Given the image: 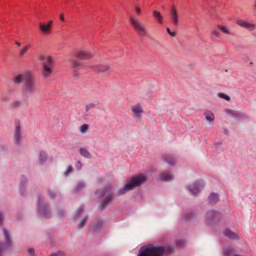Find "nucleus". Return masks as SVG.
I'll list each match as a JSON object with an SVG mask.
<instances>
[{
    "instance_id": "1",
    "label": "nucleus",
    "mask_w": 256,
    "mask_h": 256,
    "mask_svg": "<svg viewBox=\"0 0 256 256\" xmlns=\"http://www.w3.org/2000/svg\"><path fill=\"white\" fill-rule=\"evenodd\" d=\"M174 251L170 246H154L152 244L142 246L138 256H162L165 252L171 253Z\"/></svg>"
},
{
    "instance_id": "2",
    "label": "nucleus",
    "mask_w": 256,
    "mask_h": 256,
    "mask_svg": "<svg viewBox=\"0 0 256 256\" xmlns=\"http://www.w3.org/2000/svg\"><path fill=\"white\" fill-rule=\"evenodd\" d=\"M39 60L42 62V75L44 78L49 77L52 72L54 64V58L52 56L40 54Z\"/></svg>"
},
{
    "instance_id": "3",
    "label": "nucleus",
    "mask_w": 256,
    "mask_h": 256,
    "mask_svg": "<svg viewBox=\"0 0 256 256\" xmlns=\"http://www.w3.org/2000/svg\"><path fill=\"white\" fill-rule=\"evenodd\" d=\"M147 180L146 177L144 174H139L132 178L125 187L118 192V195L124 194L126 191L130 190L135 187L138 186L142 184Z\"/></svg>"
},
{
    "instance_id": "4",
    "label": "nucleus",
    "mask_w": 256,
    "mask_h": 256,
    "mask_svg": "<svg viewBox=\"0 0 256 256\" xmlns=\"http://www.w3.org/2000/svg\"><path fill=\"white\" fill-rule=\"evenodd\" d=\"M130 22L134 30L140 36H146L148 35V30L140 20L134 15L129 16Z\"/></svg>"
},
{
    "instance_id": "5",
    "label": "nucleus",
    "mask_w": 256,
    "mask_h": 256,
    "mask_svg": "<svg viewBox=\"0 0 256 256\" xmlns=\"http://www.w3.org/2000/svg\"><path fill=\"white\" fill-rule=\"evenodd\" d=\"M26 76L27 79L25 82L24 92L25 94H33L37 90L35 79L31 74Z\"/></svg>"
},
{
    "instance_id": "6",
    "label": "nucleus",
    "mask_w": 256,
    "mask_h": 256,
    "mask_svg": "<svg viewBox=\"0 0 256 256\" xmlns=\"http://www.w3.org/2000/svg\"><path fill=\"white\" fill-rule=\"evenodd\" d=\"M74 56L78 60H87L92 58L94 54L89 50H80L74 52Z\"/></svg>"
},
{
    "instance_id": "7",
    "label": "nucleus",
    "mask_w": 256,
    "mask_h": 256,
    "mask_svg": "<svg viewBox=\"0 0 256 256\" xmlns=\"http://www.w3.org/2000/svg\"><path fill=\"white\" fill-rule=\"evenodd\" d=\"M52 20L48 22H41L39 24L38 28L40 33L44 35H49L51 34L52 28Z\"/></svg>"
},
{
    "instance_id": "8",
    "label": "nucleus",
    "mask_w": 256,
    "mask_h": 256,
    "mask_svg": "<svg viewBox=\"0 0 256 256\" xmlns=\"http://www.w3.org/2000/svg\"><path fill=\"white\" fill-rule=\"evenodd\" d=\"M102 197H104V200L101 204L102 209H104L106 205L112 200V197L111 194V188H106L102 194Z\"/></svg>"
},
{
    "instance_id": "9",
    "label": "nucleus",
    "mask_w": 256,
    "mask_h": 256,
    "mask_svg": "<svg viewBox=\"0 0 256 256\" xmlns=\"http://www.w3.org/2000/svg\"><path fill=\"white\" fill-rule=\"evenodd\" d=\"M170 18L174 26H177L178 24V16L176 8L174 6H172L170 10Z\"/></svg>"
},
{
    "instance_id": "10",
    "label": "nucleus",
    "mask_w": 256,
    "mask_h": 256,
    "mask_svg": "<svg viewBox=\"0 0 256 256\" xmlns=\"http://www.w3.org/2000/svg\"><path fill=\"white\" fill-rule=\"evenodd\" d=\"M236 24L239 26L250 30H254L256 28V25L250 22L238 20L236 21Z\"/></svg>"
},
{
    "instance_id": "11",
    "label": "nucleus",
    "mask_w": 256,
    "mask_h": 256,
    "mask_svg": "<svg viewBox=\"0 0 256 256\" xmlns=\"http://www.w3.org/2000/svg\"><path fill=\"white\" fill-rule=\"evenodd\" d=\"M30 74V72H26L22 74H18L14 76L12 78V80L13 82L16 84H20L24 80L26 82L27 79L26 76H29Z\"/></svg>"
},
{
    "instance_id": "12",
    "label": "nucleus",
    "mask_w": 256,
    "mask_h": 256,
    "mask_svg": "<svg viewBox=\"0 0 256 256\" xmlns=\"http://www.w3.org/2000/svg\"><path fill=\"white\" fill-rule=\"evenodd\" d=\"M110 66L107 64H99L94 66V71L98 72H104L108 71Z\"/></svg>"
},
{
    "instance_id": "13",
    "label": "nucleus",
    "mask_w": 256,
    "mask_h": 256,
    "mask_svg": "<svg viewBox=\"0 0 256 256\" xmlns=\"http://www.w3.org/2000/svg\"><path fill=\"white\" fill-rule=\"evenodd\" d=\"M38 211L45 218H48L49 215L48 214V210L47 207L45 206H40V202L38 204Z\"/></svg>"
},
{
    "instance_id": "14",
    "label": "nucleus",
    "mask_w": 256,
    "mask_h": 256,
    "mask_svg": "<svg viewBox=\"0 0 256 256\" xmlns=\"http://www.w3.org/2000/svg\"><path fill=\"white\" fill-rule=\"evenodd\" d=\"M220 216V214L218 212H216L214 211H210L207 213L206 218L208 220H216L218 219Z\"/></svg>"
},
{
    "instance_id": "15",
    "label": "nucleus",
    "mask_w": 256,
    "mask_h": 256,
    "mask_svg": "<svg viewBox=\"0 0 256 256\" xmlns=\"http://www.w3.org/2000/svg\"><path fill=\"white\" fill-rule=\"evenodd\" d=\"M16 142H19L20 139V126L19 122H16V132L14 134Z\"/></svg>"
},
{
    "instance_id": "16",
    "label": "nucleus",
    "mask_w": 256,
    "mask_h": 256,
    "mask_svg": "<svg viewBox=\"0 0 256 256\" xmlns=\"http://www.w3.org/2000/svg\"><path fill=\"white\" fill-rule=\"evenodd\" d=\"M198 186L203 187L202 184H201L200 182H198L194 184L192 187L189 188L190 190L192 192V194L194 195L200 192V190L198 188Z\"/></svg>"
},
{
    "instance_id": "17",
    "label": "nucleus",
    "mask_w": 256,
    "mask_h": 256,
    "mask_svg": "<svg viewBox=\"0 0 256 256\" xmlns=\"http://www.w3.org/2000/svg\"><path fill=\"white\" fill-rule=\"evenodd\" d=\"M153 16L154 18L160 24H163V18L161 14L156 11V10H154L153 12Z\"/></svg>"
},
{
    "instance_id": "18",
    "label": "nucleus",
    "mask_w": 256,
    "mask_h": 256,
    "mask_svg": "<svg viewBox=\"0 0 256 256\" xmlns=\"http://www.w3.org/2000/svg\"><path fill=\"white\" fill-rule=\"evenodd\" d=\"M224 234L227 237L232 238V239H238L239 237L237 235V234L234 233V232H232L231 230H226L224 232Z\"/></svg>"
},
{
    "instance_id": "19",
    "label": "nucleus",
    "mask_w": 256,
    "mask_h": 256,
    "mask_svg": "<svg viewBox=\"0 0 256 256\" xmlns=\"http://www.w3.org/2000/svg\"><path fill=\"white\" fill-rule=\"evenodd\" d=\"M71 67L74 70H76V69L82 66V63L76 59L72 58L70 60Z\"/></svg>"
},
{
    "instance_id": "20",
    "label": "nucleus",
    "mask_w": 256,
    "mask_h": 256,
    "mask_svg": "<svg viewBox=\"0 0 256 256\" xmlns=\"http://www.w3.org/2000/svg\"><path fill=\"white\" fill-rule=\"evenodd\" d=\"M160 178L164 181H169L172 179L173 176L170 173L165 172L161 174Z\"/></svg>"
},
{
    "instance_id": "21",
    "label": "nucleus",
    "mask_w": 256,
    "mask_h": 256,
    "mask_svg": "<svg viewBox=\"0 0 256 256\" xmlns=\"http://www.w3.org/2000/svg\"><path fill=\"white\" fill-rule=\"evenodd\" d=\"M217 28L218 30H221L224 33L227 34H232V32L230 30V28L226 26H222V25H218Z\"/></svg>"
},
{
    "instance_id": "22",
    "label": "nucleus",
    "mask_w": 256,
    "mask_h": 256,
    "mask_svg": "<svg viewBox=\"0 0 256 256\" xmlns=\"http://www.w3.org/2000/svg\"><path fill=\"white\" fill-rule=\"evenodd\" d=\"M218 200V197L216 194H212L208 198L209 202L211 204L216 203Z\"/></svg>"
},
{
    "instance_id": "23",
    "label": "nucleus",
    "mask_w": 256,
    "mask_h": 256,
    "mask_svg": "<svg viewBox=\"0 0 256 256\" xmlns=\"http://www.w3.org/2000/svg\"><path fill=\"white\" fill-rule=\"evenodd\" d=\"M31 44H27L25 46H24L20 50L19 52V56H23L27 52L28 50L30 48Z\"/></svg>"
},
{
    "instance_id": "24",
    "label": "nucleus",
    "mask_w": 256,
    "mask_h": 256,
    "mask_svg": "<svg viewBox=\"0 0 256 256\" xmlns=\"http://www.w3.org/2000/svg\"><path fill=\"white\" fill-rule=\"evenodd\" d=\"M164 160L168 163L173 165L176 162V160L171 156L168 154L166 155L164 158Z\"/></svg>"
},
{
    "instance_id": "25",
    "label": "nucleus",
    "mask_w": 256,
    "mask_h": 256,
    "mask_svg": "<svg viewBox=\"0 0 256 256\" xmlns=\"http://www.w3.org/2000/svg\"><path fill=\"white\" fill-rule=\"evenodd\" d=\"M204 114L206 118V119L210 121V122H212L214 120V114L210 112V111H206L204 112Z\"/></svg>"
},
{
    "instance_id": "26",
    "label": "nucleus",
    "mask_w": 256,
    "mask_h": 256,
    "mask_svg": "<svg viewBox=\"0 0 256 256\" xmlns=\"http://www.w3.org/2000/svg\"><path fill=\"white\" fill-rule=\"evenodd\" d=\"M132 110L135 114L142 112V108L140 105H136L132 106Z\"/></svg>"
},
{
    "instance_id": "27",
    "label": "nucleus",
    "mask_w": 256,
    "mask_h": 256,
    "mask_svg": "<svg viewBox=\"0 0 256 256\" xmlns=\"http://www.w3.org/2000/svg\"><path fill=\"white\" fill-rule=\"evenodd\" d=\"M80 152L82 155L85 157L88 158L90 156V153L84 148H81L80 150Z\"/></svg>"
},
{
    "instance_id": "28",
    "label": "nucleus",
    "mask_w": 256,
    "mask_h": 256,
    "mask_svg": "<svg viewBox=\"0 0 256 256\" xmlns=\"http://www.w3.org/2000/svg\"><path fill=\"white\" fill-rule=\"evenodd\" d=\"M3 230H4V236H5V238H6V242L8 243V244L9 246L10 245V242L9 234H8V232H7V230H6V228H4Z\"/></svg>"
},
{
    "instance_id": "29",
    "label": "nucleus",
    "mask_w": 256,
    "mask_h": 256,
    "mask_svg": "<svg viewBox=\"0 0 256 256\" xmlns=\"http://www.w3.org/2000/svg\"><path fill=\"white\" fill-rule=\"evenodd\" d=\"M184 244L185 242L182 240H178L176 242V246L180 248L182 247Z\"/></svg>"
},
{
    "instance_id": "30",
    "label": "nucleus",
    "mask_w": 256,
    "mask_h": 256,
    "mask_svg": "<svg viewBox=\"0 0 256 256\" xmlns=\"http://www.w3.org/2000/svg\"><path fill=\"white\" fill-rule=\"evenodd\" d=\"M212 34L217 38H219L220 35V34L218 30L216 28L212 30Z\"/></svg>"
},
{
    "instance_id": "31",
    "label": "nucleus",
    "mask_w": 256,
    "mask_h": 256,
    "mask_svg": "<svg viewBox=\"0 0 256 256\" xmlns=\"http://www.w3.org/2000/svg\"><path fill=\"white\" fill-rule=\"evenodd\" d=\"M218 96L220 98H224V99L226 100H228V101L230 100V98L228 96L224 94L223 93H219L218 94Z\"/></svg>"
},
{
    "instance_id": "32",
    "label": "nucleus",
    "mask_w": 256,
    "mask_h": 256,
    "mask_svg": "<svg viewBox=\"0 0 256 256\" xmlns=\"http://www.w3.org/2000/svg\"><path fill=\"white\" fill-rule=\"evenodd\" d=\"M46 158V155L44 152H41L40 153V160L42 162L44 161Z\"/></svg>"
},
{
    "instance_id": "33",
    "label": "nucleus",
    "mask_w": 256,
    "mask_h": 256,
    "mask_svg": "<svg viewBox=\"0 0 256 256\" xmlns=\"http://www.w3.org/2000/svg\"><path fill=\"white\" fill-rule=\"evenodd\" d=\"M102 225V220L98 221L97 224H96L94 230H98L100 228Z\"/></svg>"
},
{
    "instance_id": "34",
    "label": "nucleus",
    "mask_w": 256,
    "mask_h": 256,
    "mask_svg": "<svg viewBox=\"0 0 256 256\" xmlns=\"http://www.w3.org/2000/svg\"><path fill=\"white\" fill-rule=\"evenodd\" d=\"M88 125H87L86 124H83L80 127L81 132H86L87 130L88 129Z\"/></svg>"
},
{
    "instance_id": "35",
    "label": "nucleus",
    "mask_w": 256,
    "mask_h": 256,
    "mask_svg": "<svg viewBox=\"0 0 256 256\" xmlns=\"http://www.w3.org/2000/svg\"><path fill=\"white\" fill-rule=\"evenodd\" d=\"M135 10H136V13L138 15H140L141 14V13H142V8L139 6H136Z\"/></svg>"
},
{
    "instance_id": "36",
    "label": "nucleus",
    "mask_w": 256,
    "mask_h": 256,
    "mask_svg": "<svg viewBox=\"0 0 256 256\" xmlns=\"http://www.w3.org/2000/svg\"><path fill=\"white\" fill-rule=\"evenodd\" d=\"M87 220V218H85L80 223V224L78 226L79 228H82L84 226L86 222V221Z\"/></svg>"
},
{
    "instance_id": "37",
    "label": "nucleus",
    "mask_w": 256,
    "mask_h": 256,
    "mask_svg": "<svg viewBox=\"0 0 256 256\" xmlns=\"http://www.w3.org/2000/svg\"><path fill=\"white\" fill-rule=\"evenodd\" d=\"M84 212V208H80L78 210V212H77V213H76V217L79 216L80 215V214H81L82 213V212Z\"/></svg>"
},
{
    "instance_id": "38",
    "label": "nucleus",
    "mask_w": 256,
    "mask_h": 256,
    "mask_svg": "<svg viewBox=\"0 0 256 256\" xmlns=\"http://www.w3.org/2000/svg\"><path fill=\"white\" fill-rule=\"evenodd\" d=\"M50 256H64V254L62 252H59L58 253L52 254Z\"/></svg>"
},
{
    "instance_id": "39",
    "label": "nucleus",
    "mask_w": 256,
    "mask_h": 256,
    "mask_svg": "<svg viewBox=\"0 0 256 256\" xmlns=\"http://www.w3.org/2000/svg\"><path fill=\"white\" fill-rule=\"evenodd\" d=\"M72 168L71 166H70L67 170L65 172V174L68 175L69 173L71 172H72Z\"/></svg>"
},
{
    "instance_id": "40",
    "label": "nucleus",
    "mask_w": 256,
    "mask_h": 256,
    "mask_svg": "<svg viewBox=\"0 0 256 256\" xmlns=\"http://www.w3.org/2000/svg\"><path fill=\"white\" fill-rule=\"evenodd\" d=\"M94 106V105L92 104H90L86 106V110L88 111L90 108H92Z\"/></svg>"
},
{
    "instance_id": "41",
    "label": "nucleus",
    "mask_w": 256,
    "mask_h": 256,
    "mask_svg": "<svg viewBox=\"0 0 256 256\" xmlns=\"http://www.w3.org/2000/svg\"><path fill=\"white\" fill-rule=\"evenodd\" d=\"M20 102L18 101H16V102H14L13 103L12 106L14 107H18L20 106Z\"/></svg>"
},
{
    "instance_id": "42",
    "label": "nucleus",
    "mask_w": 256,
    "mask_h": 256,
    "mask_svg": "<svg viewBox=\"0 0 256 256\" xmlns=\"http://www.w3.org/2000/svg\"><path fill=\"white\" fill-rule=\"evenodd\" d=\"M76 166L78 169H80L82 167V164L80 162H78Z\"/></svg>"
},
{
    "instance_id": "43",
    "label": "nucleus",
    "mask_w": 256,
    "mask_h": 256,
    "mask_svg": "<svg viewBox=\"0 0 256 256\" xmlns=\"http://www.w3.org/2000/svg\"><path fill=\"white\" fill-rule=\"evenodd\" d=\"M60 19L61 20H62V21L64 20V14H60Z\"/></svg>"
},
{
    "instance_id": "44",
    "label": "nucleus",
    "mask_w": 256,
    "mask_h": 256,
    "mask_svg": "<svg viewBox=\"0 0 256 256\" xmlns=\"http://www.w3.org/2000/svg\"><path fill=\"white\" fill-rule=\"evenodd\" d=\"M4 216L2 214L0 213V224L3 221Z\"/></svg>"
},
{
    "instance_id": "45",
    "label": "nucleus",
    "mask_w": 256,
    "mask_h": 256,
    "mask_svg": "<svg viewBox=\"0 0 256 256\" xmlns=\"http://www.w3.org/2000/svg\"><path fill=\"white\" fill-rule=\"evenodd\" d=\"M4 248V246L2 243H0V252Z\"/></svg>"
},
{
    "instance_id": "46",
    "label": "nucleus",
    "mask_w": 256,
    "mask_h": 256,
    "mask_svg": "<svg viewBox=\"0 0 256 256\" xmlns=\"http://www.w3.org/2000/svg\"><path fill=\"white\" fill-rule=\"evenodd\" d=\"M49 194L51 198H54L55 197V195L54 194H52L51 192H49Z\"/></svg>"
},
{
    "instance_id": "47",
    "label": "nucleus",
    "mask_w": 256,
    "mask_h": 256,
    "mask_svg": "<svg viewBox=\"0 0 256 256\" xmlns=\"http://www.w3.org/2000/svg\"><path fill=\"white\" fill-rule=\"evenodd\" d=\"M59 214L60 216H62L64 215V212L62 210H60L59 212Z\"/></svg>"
},
{
    "instance_id": "48",
    "label": "nucleus",
    "mask_w": 256,
    "mask_h": 256,
    "mask_svg": "<svg viewBox=\"0 0 256 256\" xmlns=\"http://www.w3.org/2000/svg\"><path fill=\"white\" fill-rule=\"evenodd\" d=\"M176 32H172L170 34L172 36H176Z\"/></svg>"
},
{
    "instance_id": "49",
    "label": "nucleus",
    "mask_w": 256,
    "mask_h": 256,
    "mask_svg": "<svg viewBox=\"0 0 256 256\" xmlns=\"http://www.w3.org/2000/svg\"><path fill=\"white\" fill-rule=\"evenodd\" d=\"M34 252V250L32 248H30L28 250V252L30 254H32Z\"/></svg>"
},
{
    "instance_id": "50",
    "label": "nucleus",
    "mask_w": 256,
    "mask_h": 256,
    "mask_svg": "<svg viewBox=\"0 0 256 256\" xmlns=\"http://www.w3.org/2000/svg\"><path fill=\"white\" fill-rule=\"evenodd\" d=\"M16 44L18 46H20V42H16Z\"/></svg>"
},
{
    "instance_id": "51",
    "label": "nucleus",
    "mask_w": 256,
    "mask_h": 256,
    "mask_svg": "<svg viewBox=\"0 0 256 256\" xmlns=\"http://www.w3.org/2000/svg\"><path fill=\"white\" fill-rule=\"evenodd\" d=\"M166 30L170 34V32H171V31L170 30V29L169 28H166Z\"/></svg>"
},
{
    "instance_id": "52",
    "label": "nucleus",
    "mask_w": 256,
    "mask_h": 256,
    "mask_svg": "<svg viewBox=\"0 0 256 256\" xmlns=\"http://www.w3.org/2000/svg\"><path fill=\"white\" fill-rule=\"evenodd\" d=\"M254 9H256V0L254 2Z\"/></svg>"
}]
</instances>
